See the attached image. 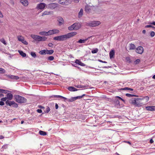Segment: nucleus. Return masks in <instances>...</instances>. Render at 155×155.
Masks as SVG:
<instances>
[{
    "mask_svg": "<svg viewBox=\"0 0 155 155\" xmlns=\"http://www.w3.org/2000/svg\"><path fill=\"white\" fill-rule=\"evenodd\" d=\"M149 100V97L146 96L142 98H137L136 106L140 107L144 105V104L147 102Z\"/></svg>",
    "mask_w": 155,
    "mask_h": 155,
    "instance_id": "1",
    "label": "nucleus"
},
{
    "mask_svg": "<svg viewBox=\"0 0 155 155\" xmlns=\"http://www.w3.org/2000/svg\"><path fill=\"white\" fill-rule=\"evenodd\" d=\"M59 32V31L56 29H54L51 30H49L48 32L41 31L40 32L39 34L43 36H49L55 34H57Z\"/></svg>",
    "mask_w": 155,
    "mask_h": 155,
    "instance_id": "2",
    "label": "nucleus"
},
{
    "mask_svg": "<svg viewBox=\"0 0 155 155\" xmlns=\"http://www.w3.org/2000/svg\"><path fill=\"white\" fill-rule=\"evenodd\" d=\"M77 33L76 32H72L66 35L55 37L53 39H67L74 36L77 34Z\"/></svg>",
    "mask_w": 155,
    "mask_h": 155,
    "instance_id": "3",
    "label": "nucleus"
},
{
    "mask_svg": "<svg viewBox=\"0 0 155 155\" xmlns=\"http://www.w3.org/2000/svg\"><path fill=\"white\" fill-rule=\"evenodd\" d=\"M81 25L79 23H75L71 25L68 27V29L69 30H77L80 29L81 27Z\"/></svg>",
    "mask_w": 155,
    "mask_h": 155,
    "instance_id": "4",
    "label": "nucleus"
},
{
    "mask_svg": "<svg viewBox=\"0 0 155 155\" xmlns=\"http://www.w3.org/2000/svg\"><path fill=\"white\" fill-rule=\"evenodd\" d=\"M15 101L20 103H23L27 101V99L25 97L19 95H16L15 96Z\"/></svg>",
    "mask_w": 155,
    "mask_h": 155,
    "instance_id": "5",
    "label": "nucleus"
},
{
    "mask_svg": "<svg viewBox=\"0 0 155 155\" xmlns=\"http://www.w3.org/2000/svg\"><path fill=\"white\" fill-rule=\"evenodd\" d=\"M6 104L7 105H9L10 106H12V107L17 108L18 105L14 101H10L7 100L6 101Z\"/></svg>",
    "mask_w": 155,
    "mask_h": 155,
    "instance_id": "6",
    "label": "nucleus"
},
{
    "mask_svg": "<svg viewBox=\"0 0 155 155\" xmlns=\"http://www.w3.org/2000/svg\"><path fill=\"white\" fill-rule=\"evenodd\" d=\"M101 22L100 21H91L88 23L87 25L90 27H94L98 25Z\"/></svg>",
    "mask_w": 155,
    "mask_h": 155,
    "instance_id": "7",
    "label": "nucleus"
},
{
    "mask_svg": "<svg viewBox=\"0 0 155 155\" xmlns=\"http://www.w3.org/2000/svg\"><path fill=\"white\" fill-rule=\"evenodd\" d=\"M59 5L56 3H52L48 5V8L51 9H53L58 6Z\"/></svg>",
    "mask_w": 155,
    "mask_h": 155,
    "instance_id": "8",
    "label": "nucleus"
},
{
    "mask_svg": "<svg viewBox=\"0 0 155 155\" xmlns=\"http://www.w3.org/2000/svg\"><path fill=\"white\" fill-rule=\"evenodd\" d=\"M143 51V47L141 46L138 47L136 49V52L137 53L140 54L142 53Z\"/></svg>",
    "mask_w": 155,
    "mask_h": 155,
    "instance_id": "9",
    "label": "nucleus"
},
{
    "mask_svg": "<svg viewBox=\"0 0 155 155\" xmlns=\"http://www.w3.org/2000/svg\"><path fill=\"white\" fill-rule=\"evenodd\" d=\"M46 4L43 3H40L37 6V8L38 9H43L45 7Z\"/></svg>",
    "mask_w": 155,
    "mask_h": 155,
    "instance_id": "10",
    "label": "nucleus"
},
{
    "mask_svg": "<svg viewBox=\"0 0 155 155\" xmlns=\"http://www.w3.org/2000/svg\"><path fill=\"white\" fill-rule=\"evenodd\" d=\"M6 76L7 77L11 79L17 80L19 78L18 76L13 75H6Z\"/></svg>",
    "mask_w": 155,
    "mask_h": 155,
    "instance_id": "11",
    "label": "nucleus"
},
{
    "mask_svg": "<svg viewBox=\"0 0 155 155\" xmlns=\"http://www.w3.org/2000/svg\"><path fill=\"white\" fill-rule=\"evenodd\" d=\"M69 0H60L58 1V3L62 5H67L69 3Z\"/></svg>",
    "mask_w": 155,
    "mask_h": 155,
    "instance_id": "12",
    "label": "nucleus"
},
{
    "mask_svg": "<svg viewBox=\"0 0 155 155\" xmlns=\"http://www.w3.org/2000/svg\"><path fill=\"white\" fill-rule=\"evenodd\" d=\"M31 37L33 39H45V37H41L39 36L34 35H31Z\"/></svg>",
    "mask_w": 155,
    "mask_h": 155,
    "instance_id": "13",
    "label": "nucleus"
},
{
    "mask_svg": "<svg viewBox=\"0 0 155 155\" xmlns=\"http://www.w3.org/2000/svg\"><path fill=\"white\" fill-rule=\"evenodd\" d=\"M58 21L59 25L61 26L64 24V20L63 18L61 17H59L58 18Z\"/></svg>",
    "mask_w": 155,
    "mask_h": 155,
    "instance_id": "14",
    "label": "nucleus"
},
{
    "mask_svg": "<svg viewBox=\"0 0 155 155\" xmlns=\"http://www.w3.org/2000/svg\"><path fill=\"white\" fill-rule=\"evenodd\" d=\"M137 98H132L129 101V102L130 104H132L136 106V102Z\"/></svg>",
    "mask_w": 155,
    "mask_h": 155,
    "instance_id": "15",
    "label": "nucleus"
},
{
    "mask_svg": "<svg viewBox=\"0 0 155 155\" xmlns=\"http://www.w3.org/2000/svg\"><path fill=\"white\" fill-rule=\"evenodd\" d=\"M146 109L148 110L153 111L155 110V106H147L146 107Z\"/></svg>",
    "mask_w": 155,
    "mask_h": 155,
    "instance_id": "16",
    "label": "nucleus"
},
{
    "mask_svg": "<svg viewBox=\"0 0 155 155\" xmlns=\"http://www.w3.org/2000/svg\"><path fill=\"white\" fill-rule=\"evenodd\" d=\"M21 2L25 6H27L28 5V2L27 0H20Z\"/></svg>",
    "mask_w": 155,
    "mask_h": 155,
    "instance_id": "17",
    "label": "nucleus"
},
{
    "mask_svg": "<svg viewBox=\"0 0 155 155\" xmlns=\"http://www.w3.org/2000/svg\"><path fill=\"white\" fill-rule=\"evenodd\" d=\"M13 95L10 93H8L6 95V98L9 100H12L13 98Z\"/></svg>",
    "mask_w": 155,
    "mask_h": 155,
    "instance_id": "18",
    "label": "nucleus"
},
{
    "mask_svg": "<svg viewBox=\"0 0 155 155\" xmlns=\"http://www.w3.org/2000/svg\"><path fill=\"white\" fill-rule=\"evenodd\" d=\"M75 63L81 66H84V64L83 63H82L80 60L78 59L76 60Z\"/></svg>",
    "mask_w": 155,
    "mask_h": 155,
    "instance_id": "19",
    "label": "nucleus"
},
{
    "mask_svg": "<svg viewBox=\"0 0 155 155\" xmlns=\"http://www.w3.org/2000/svg\"><path fill=\"white\" fill-rule=\"evenodd\" d=\"M68 89L71 91H78V89L73 87H69Z\"/></svg>",
    "mask_w": 155,
    "mask_h": 155,
    "instance_id": "20",
    "label": "nucleus"
},
{
    "mask_svg": "<svg viewBox=\"0 0 155 155\" xmlns=\"http://www.w3.org/2000/svg\"><path fill=\"white\" fill-rule=\"evenodd\" d=\"M136 48L135 46L133 44H131L130 45L129 49L130 50H134Z\"/></svg>",
    "mask_w": 155,
    "mask_h": 155,
    "instance_id": "21",
    "label": "nucleus"
},
{
    "mask_svg": "<svg viewBox=\"0 0 155 155\" xmlns=\"http://www.w3.org/2000/svg\"><path fill=\"white\" fill-rule=\"evenodd\" d=\"M91 10V7L90 6L87 5L85 7V11L87 12H90Z\"/></svg>",
    "mask_w": 155,
    "mask_h": 155,
    "instance_id": "22",
    "label": "nucleus"
},
{
    "mask_svg": "<svg viewBox=\"0 0 155 155\" xmlns=\"http://www.w3.org/2000/svg\"><path fill=\"white\" fill-rule=\"evenodd\" d=\"M83 15V9L82 8H81L78 13V17L80 18Z\"/></svg>",
    "mask_w": 155,
    "mask_h": 155,
    "instance_id": "23",
    "label": "nucleus"
},
{
    "mask_svg": "<svg viewBox=\"0 0 155 155\" xmlns=\"http://www.w3.org/2000/svg\"><path fill=\"white\" fill-rule=\"evenodd\" d=\"M114 55V50H111L109 53L110 57L111 58L113 57Z\"/></svg>",
    "mask_w": 155,
    "mask_h": 155,
    "instance_id": "24",
    "label": "nucleus"
},
{
    "mask_svg": "<svg viewBox=\"0 0 155 155\" xmlns=\"http://www.w3.org/2000/svg\"><path fill=\"white\" fill-rule=\"evenodd\" d=\"M54 51L53 50H46V54H51L54 53Z\"/></svg>",
    "mask_w": 155,
    "mask_h": 155,
    "instance_id": "25",
    "label": "nucleus"
},
{
    "mask_svg": "<svg viewBox=\"0 0 155 155\" xmlns=\"http://www.w3.org/2000/svg\"><path fill=\"white\" fill-rule=\"evenodd\" d=\"M18 52L23 57H24L26 56V54L24 53L23 51H19Z\"/></svg>",
    "mask_w": 155,
    "mask_h": 155,
    "instance_id": "26",
    "label": "nucleus"
},
{
    "mask_svg": "<svg viewBox=\"0 0 155 155\" xmlns=\"http://www.w3.org/2000/svg\"><path fill=\"white\" fill-rule=\"evenodd\" d=\"M121 90H130L131 91H133V89L128 87H125L124 88H121Z\"/></svg>",
    "mask_w": 155,
    "mask_h": 155,
    "instance_id": "27",
    "label": "nucleus"
},
{
    "mask_svg": "<svg viewBox=\"0 0 155 155\" xmlns=\"http://www.w3.org/2000/svg\"><path fill=\"white\" fill-rule=\"evenodd\" d=\"M39 134L41 135L45 136L46 135V132L42 130L39 131Z\"/></svg>",
    "mask_w": 155,
    "mask_h": 155,
    "instance_id": "28",
    "label": "nucleus"
},
{
    "mask_svg": "<svg viewBox=\"0 0 155 155\" xmlns=\"http://www.w3.org/2000/svg\"><path fill=\"white\" fill-rule=\"evenodd\" d=\"M19 41H21L25 45L28 44V43L25 41V39H18Z\"/></svg>",
    "mask_w": 155,
    "mask_h": 155,
    "instance_id": "29",
    "label": "nucleus"
},
{
    "mask_svg": "<svg viewBox=\"0 0 155 155\" xmlns=\"http://www.w3.org/2000/svg\"><path fill=\"white\" fill-rule=\"evenodd\" d=\"M114 102L115 104L119 105H120V101L118 99H117L115 98L114 101Z\"/></svg>",
    "mask_w": 155,
    "mask_h": 155,
    "instance_id": "30",
    "label": "nucleus"
},
{
    "mask_svg": "<svg viewBox=\"0 0 155 155\" xmlns=\"http://www.w3.org/2000/svg\"><path fill=\"white\" fill-rule=\"evenodd\" d=\"M126 96L127 97H137V96H136L134 94H126Z\"/></svg>",
    "mask_w": 155,
    "mask_h": 155,
    "instance_id": "31",
    "label": "nucleus"
},
{
    "mask_svg": "<svg viewBox=\"0 0 155 155\" xmlns=\"http://www.w3.org/2000/svg\"><path fill=\"white\" fill-rule=\"evenodd\" d=\"M39 53L41 55L46 54V50H42L40 51Z\"/></svg>",
    "mask_w": 155,
    "mask_h": 155,
    "instance_id": "32",
    "label": "nucleus"
},
{
    "mask_svg": "<svg viewBox=\"0 0 155 155\" xmlns=\"http://www.w3.org/2000/svg\"><path fill=\"white\" fill-rule=\"evenodd\" d=\"M50 14V12H48L47 11H45L43 13L42 15V16H43L44 15H48Z\"/></svg>",
    "mask_w": 155,
    "mask_h": 155,
    "instance_id": "33",
    "label": "nucleus"
},
{
    "mask_svg": "<svg viewBox=\"0 0 155 155\" xmlns=\"http://www.w3.org/2000/svg\"><path fill=\"white\" fill-rule=\"evenodd\" d=\"M85 95V94H84L82 95L81 96H77L75 97H74V100H76L78 99H81L83 97H84Z\"/></svg>",
    "mask_w": 155,
    "mask_h": 155,
    "instance_id": "34",
    "label": "nucleus"
},
{
    "mask_svg": "<svg viewBox=\"0 0 155 155\" xmlns=\"http://www.w3.org/2000/svg\"><path fill=\"white\" fill-rule=\"evenodd\" d=\"M87 39H80V40L78 41V42L79 43H84L85 42V41H87Z\"/></svg>",
    "mask_w": 155,
    "mask_h": 155,
    "instance_id": "35",
    "label": "nucleus"
},
{
    "mask_svg": "<svg viewBox=\"0 0 155 155\" xmlns=\"http://www.w3.org/2000/svg\"><path fill=\"white\" fill-rule=\"evenodd\" d=\"M54 59V58L53 56H50L47 59L48 60L51 61L53 60Z\"/></svg>",
    "mask_w": 155,
    "mask_h": 155,
    "instance_id": "36",
    "label": "nucleus"
},
{
    "mask_svg": "<svg viewBox=\"0 0 155 155\" xmlns=\"http://www.w3.org/2000/svg\"><path fill=\"white\" fill-rule=\"evenodd\" d=\"M98 50L97 48H95L91 51V52L93 54L97 53L98 51Z\"/></svg>",
    "mask_w": 155,
    "mask_h": 155,
    "instance_id": "37",
    "label": "nucleus"
},
{
    "mask_svg": "<svg viewBox=\"0 0 155 155\" xmlns=\"http://www.w3.org/2000/svg\"><path fill=\"white\" fill-rule=\"evenodd\" d=\"M31 54L32 57H34V58H35L36 56V54L35 52H31Z\"/></svg>",
    "mask_w": 155,
    "mask_h": 155,
    "instance_id": "38",
    "label": "nucleus"
},
{
    "mask_svg": "<svg viewBox=\"0 0 155 155\" xmlns=\"http://www.w3.org/2000/svg\"><path fill=\"white\" fill-rule=\"evenodd\" d=\"M53 44H52V43H49L48 44V46L49 47L53 48V46L54 45H56V44H54V42H53Z\"/></svg>",
    "mask_w": 155,
    "mask_h": 155,
    "instance_id": "39",
    "label": "nucleus"
},
{
    "mask_svg": "<svg viewBox=\"0 0 155 155\" xmlns=\"http://www.w3.org/2000/svg\"><path fill=\"white\" fill-rule=\"evenodd\" d=\"M115 98L117 99L120 100L122 101H123L124 102H125V101L121 97L119 96H116L115 97Z\"/></svg>",
    "mask_w": 155,
    "mask_h": 155,
    "instance_id": "40",
    "label": "nucleus"
},
{
    "mask_svg": "<svg viewBox=\"0 0 155 155\" xmlns=\"http://www.w3.org/2000/svg\"><path fill=\"white\" fill-rule=\"evenodd\" d=\"M115 98L117 99L120 100L122 101H123L124 102H125V101L121 97L119 96H116L115 97Z\"/></svg>",
    "mask_w": 155,
    "mask_h": 155,
    "instance_id": "41",
    "label": "nucleus"
},
{
    "mask_svg": "<svg viewBox=\"0 0 155 155\" xmlns=\"http://www.w3.org/2000/svg\"><path fill=\"white\" fill-rule=\"evenodd\" d=\"M54 96L55 97H58V98H62L64 99H66V98L65 97H63L62 96H60V95H56Z\"/></svg>",
    "mask_w": 155,
    "mask_h": 155,
    "instance_id": "42",
    "label": "nucleus"
},
{
    "mask_svg": "<svg viewBox=\"0 0 155 155\" xmlns=\"http://www.w3.org/2000/svg\"><path fill=\"white\" fill-rule=\"evenodd\" d=\"M0 41L5 45H6L7 44L5 39H0Z\"/></svg>",
    "mask_w": 155,
    "mask_h": 155,
    "instance_id": "43",
    "label": "nucleus"
},
{
    "mask_svg": "<svg viewBox=\"0 0 155 155\" xmlns=\"http://www.w3.org/2000/svg\"><path fill=\"white\" fill-rule=\"evenodd\" d=\"M140 61V60L139 59H137L134 62V63L135 64H137L139 63Z\"/></svg>",
    "mask_w": 155,
    "mask_h": 155,
    "instance_id": "44",
    "label": "nucleus"
},
{
    "mask_svg": "<svg viewBox=\"0 0 155 155\" xmlns=\"http://www.w3.org/2000/svg\"><path fill=\"white\" fill-rule=\"evenodd\" d=\"M145 28H155V27H153V26H152V25H147L145 26Z\"/></svg>",
    "mask_w": 155,
    "mask_h": 155,
    "instance_id": "45",
    "label": "nucleus"
},
{
    "mask_svg": "<svg viewBox=\"0 0 155 155\" xmlns=\"http://www.w3.org/2000/svg\"><path fill=\"white\" fill-rule=\"evenodd\" d=\"M50 108L48 107L46 109V111L45 112L46 113H48L50 111Z\"/></svg>",
    "mask_w": 155,
    "mask_h": 155,
    "instance_id": "46",
    "label": "nucleus"
},
{
    "mask_svg": "<svg viewBox=\"0 0 155 155\" xmlns=\"http://www.w3.org/2000/svg\"><path fill=\"white\" fill-rule=\"evenodd\" d=\"M7 99L6 97H5L2 98L1 100L2 101H6Z\"/></svg>",
    "mask_w": 155,
    "mask_h": 155,
    "instance_id": "47",
    "label": "nucleus"
},
{
    "mask_svg": "<svg viewBox=\"0 0 155 155\" xmlns=\"http://www.w3.org/2000/svg\"><path fill=\"white\" fill-rule=\"evenodd\" d=\"M150 35L152 37L154 36L155 35V33L154 31H152L150 33Z\"/></svg>",
    "mask_w": 155,
    "mask_h": 155,
    "instance_id": "48",
    "label": "nucleus"
},
{
    "mask_svg": "<svg viewBox=\"0 0 155 155\" xmlns=\"http://www.w3.org/2000/svg\"><path fill=\"white\" fill-rule=\"evenodd\" d=\"M8 145H5L2 146V148L4 149H6L7 148Z\"/></svg>",
    "mask_w": 155,
    "mask_h": 155,
    "instance_id": "49",
    "label": "nucleus"
},
{
    "mask_svg": "<svg viewBox=\"0 0 155 155\" xmlns=\"http://www.w3.org/2000/svg\"><path fill=\"white\" fill-rule=\"evenodd\" d=\"M4 103L3 101H0V105L3 106L4 105Z\"/></svg>",
    "mask_w": 155,
    "mask_h": 155,
    "instance_id": "50",
    "label": "nucleus"
},
{
    "mask_svg": "<svg viewBox=\"0 0 155 155\" xmlns=\"http://www.w3.org/2000/svg\"><path fill=\"white\" fill-rule=\"evenodd\" d=\"M37 112L38 113H41L42 112V110L41 109H38L37 110Z\"/></svg>",
    "mask_w": 155,
    "mask_h": 155,
    "instance_id": "51",
    "label": "nucleus"
},
{
    "mask_svg": "<svg viewBox=\"0 0 155 155\" xmlns=\"http://www.w3.org/2000/svg\"><path fill=\"white\" fill-rule=\"evenodd\" d=\"M98 61L104 63H107V62L106 61H103L101 60H99Z\"/></svg>",
    "mask_w": 155,
    "mask_h": 155,
    "instance_id": "52",
    "label": "nucleus"
},
{
    "mask_svg": "<svg viewBox=\"0 0 155 155\" xmlns=\"http://www.w3.org/2000/svg\"><path fill=\"white\" fill-rule=\"evenodd\" d=\"M3 15L1 12V11H0V17L3 18Z\"/></svg>",
    "mask_w": 155,
    "mask_h": 155,
    "instance_id": "53",
    "label": "nucleus"
},
{
    "mask_svg": "<svg viewBox=\"0 0 155 155\" xmlns=\"http://www.w3.org/2000/svg\"><path fill=\"white\" fill-rule=\"evenodd\" d=\"M4 70L2 68H0V73H3V71Z\"/></svg>",
    "mask_w": 155,
    "mask_h": 155,
    "instance_id": "54",
    "label": "nucleus"
},
{
    "mask_svg": "<svg viewBox=\"0 0 155 155\" xmlns=\"http://www.w3.org/2000/svg\"><path fill=\"white\" fill-rule=\"evenodd\" d=\"M74 2L75 3H78L79 2L80 0H73Z\"/></svg>",
    "mask_w": 155,
    "mask_h": 155,
    "instance_id": "55",
    "label": "nucleus"
},
{
    "mask_svg": "<svg viewBox=\"0 0 155 155\" xmlns=\"http://www.w3.org/2000/svg\"><path fill=\"white\" fill-rule=\"evenodd\" d=\"M5 91L4 90L0 89V93H2L4 92Z\"/></svg>",
    "mask_w": 155,
    "mask_h": 155,
    "instance_id": "56",
    "label": "nucleus"
},
{
    "mask_svg": "<svg viewBox=\"0 0 155 155\" xmlns=\"http://www.w3.org/2000/svg\"><path fill=\"white\" fill-rule=\"evenodd\" d=\"M35 40H36L37 39H35ZM38 41H45V39H38Z\"/></svg>",
    "mask_w": 155,
    "mask_h": 155,
    "instance_id": "57",
    "label": "nucleus"
},
{
    "mask_svg": "<svg viewBox=\"0 0 155 155\" xmlns=\"http://www.w3.org/2000/svg\"><path fill=\"white\" fill-rule=\"evenodd\" d=\"M58 104H55L56 109H57L58 108Z\"/></svg>",
    "mask_w": 155,
    "mask_h": 155,
    "instance_id": "58",
    "label": "nucleus"
},
{
    "mask_svg": "<svg viewBox=\"0 0 155 155\" xmlns=\"http://www.w3.org/2000/svg\"><path fill=\"white\" fill-rule=\"evenodd\" d=\"M77 87H78V88H83L86 87V86H81V87H79V86H78Z\"/></svg>",
    "mask_w": 155,
    "mask_h": 155,
    "instance_id": "59",
    "label": "nucleus"
},
{
    "mask_svg": "<svg viewBox=\"0 0 155 155\" xmlns=\"http://www.w3.org/2000/svg\"><path fill=\"white\" fill-rule=\"evenodd\" d=\"M150 143H153V140L152 139H151L150 140Z\"/></svg>",
    "mask_w": 155,
    "mask_h": 155,
    "instance_id": "60",
    "label": "nucleus"
},
{
    "mask_svg": "<svg viewBox=\"0 0 155 155\" xmlns=\"http://www.w3.org/2000/svg\"><path fill=\"white\" fill-rule=\"evenodd\" d=\"M4 137L3 136L1 135L0 136V139H3L4 138Z\"/></svg>",
    "mask_w": 155,
    "mask_h": 155,
    "instance_id": "61",
    "label": "nucleus"
},
{
    "mask_svg": "<svg viewBox=\"0 0 155 155\" xmlns=\"http://www.w3.org/2000/svg\"><path fill=\"white\" fill-rule=\"evenodd\" d=\"M39 107L40 108H41V109H43V108H44V107L42 106H39Z\"/></svg>",
    "mask_w": 155,
    "mask_h": 155,
    "instance_id": "62",
    "label": "nucleus"
},
{
    "mask_svg": "<svg viewBox=\"0 0 155 155\" xmlns=\"http://www.w3.org/2000/svg\"><path fill=\"white\" fill-rule=\"evenodd\" d=\"M150 24L155 25V21H153L152 23H151Z\"/></svg>",
    "mask_w": 155,
    "mask_h": 155,
    "instance_id": "63",
    "label": "nucleus"
},
{
    "mask_svg": "<svg viewBox=\"0 0 155 155\" xmlns=\"http://www.w3.org/2000/svg\"><path fill=\"white\" fill-rule=\"evenodd\" d=\"M146 31L145 30H143V31H142V33H143V34H145V33H146Z\"/></svg>",
    "mask_w": 155,
    "mask_h": 155,
    "instance_id": "64",
    "label": "nucleus"
}]
</instances>
